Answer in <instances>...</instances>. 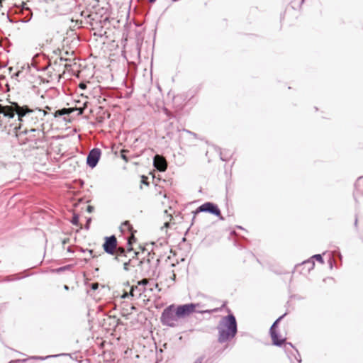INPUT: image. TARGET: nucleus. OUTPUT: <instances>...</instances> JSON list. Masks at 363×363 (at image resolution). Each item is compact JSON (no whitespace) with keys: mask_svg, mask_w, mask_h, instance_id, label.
Segmentation results:
<instances>
[{"mask_svg":"<svg viewBox=\"0 0 363 363\" xmlns=\"http://www.w3.org/2000/svg\"><path fill=\"white\" fill-rule=\"evenodd\" d=\"M0 114L9 119L17 115L21 123L35 125L43 119L47 112L39 108H30L28 106H21L17 102H12L9 106L0 104Z\"/></svg>","mask_w":363,"mask_h":363,"instance_id":"f257e3e1","label":"nucleus"},{"mask_svg":"<svg viewBox=\"0 0 363 363\" xmlns=\"http://www.w3.org/2000/svg\"><path fill=\"white\" fill-rule=\"evenodd\" d=\"M228 315L223 316L219 321L217 330L218 333V342H226L235 337L238 333V323L235 316L228 309Z\"/></svg>","mask_w":363,"mask_h":363,"instance_id":"f03ea898","label":"nucleus"},{"mask_svg":"<svg viewBox=\"0 0 363 363\" xmlns=\"http://www.w3.org/2000/svg\"><path fill=\"white\" fill-rule=\"evenodd\" d=\"M200 303H186V304H182L179 305L177 307H175V309L177 311V316L181 318H184L186 316L189 315L194 312L200 313H212L214 312H218L222 309L225 306V303H224L220 308H216L211 310H201V311H196V308L200 307Z\"/></svg>","mask_w":363,"mask_h":363,"instance_id":"7ed1b4c3","label":"nucleus"},{"mask_svg":"<svg viewBox=\"0 0 363 363\" xmlns=\"http://www.w3.org/2000/svg\"><path fill=\"white\" fill-rule=\"evenodd\" d=\"M174 305H170L165 308L162 313L160 321L163 325L174 328L178 325L179 318L177 315Z\"/></svg>","mask_w":363,"mask_h":363,"instance_id":"20e7f679","label":"nucleus"},{"mask_svg":"<svg viewBox=\"0 0 363 363\" xmlns=\"http://www.w3.org/2000/svg\"><path fill=\"white\" fill-rule=\"evenodd\" d=\"M199 213H208L218 217L221 220H224V218L221 216V212L218 205L213 202H206L199 206L194 211H193L194 216L192 218V222L194 221L196 216Z\"/></svg>","mask_w":363,"mask_h":363,"instance_id":"39448f33","label":"nucleus"},{"mask_svg":"<svg viewBox=\"0 0 363 363\" xmlns=\"http://www.w3.org/2000/svg\"><path fill=\"white\" fill-rule=\"evenodd\" d=\"M155 252H148L147 258L140 260V274L143 277L149 276L152 269V260L154 259Z\"/></svg>","mask_w":363,"mask_h":363,"instance_id":"423d86ee","label":"nucleus"},{"mask_svg":"<svg viewBox=\"0 0 363 363\" xmlns=\"http://www.w3.org/2000/svg\"><path fill=\"white\" fill-rule=\"evenodd\" d=\"M104 242L103 244V248L105 252L108 255H114L116 252V248L117 247V239L115 235H111L104 238Z\"/></svg>","mask_w":363,"mask_h":363,"instance_id":"0eeeda50","label":"nucleus"},{"mask_svg":"<svg viewBox=\"0 0 363 363\" xmlns=\"http://www.w3.org/2000/svg\"><path fill=\"white\" fill-rule=\"evenodd\" d=\"M101 155V151L99 148L91 149L86 157V164L91 168H94L99 161Z\"/></svg>","mask_w":363,"mask_h":363,"instance_id":"6e6552de","label":"nucleus"},{"mask_svg":"<svg viewBox=\"0 0 363 363\" xmlns=\"http://www.w3.org/2000/svg\"><path fill=\"white\" fill-rule=\"evenodd\" d=\"M269 333L274 345L281 346L284 345V347L286 351H288L289 348H293V345L291 342H286L285 338H279L277 331Z\"/></svg>","mask_w":363,"mask_h":363,"instance_id":"1a4fd4ad","label":"nucleus"},{"mask_svg":"<svg viewBox=\"0 0 363 363\" xmlns=\"http://www.w3.org/2000/svg\"><path fill=\"white\" fill-rule=\"evenodd\" d=\"M120 229L122 233L128 231L129 233H131V236L130 238H128V239L127 244H128V245H130V246L132 245L133 242H135V240H136L133 235L134 233L135 232V230H133V228L131 225V224L130 223V222L128 220L123 222L121 224Z\"/></svg>","mask_w":363,"mask_h":363,"instance_id":"9d476101","label":"nucleus"},{"mask_svg":"<svg viewBox=\"0 0 363 363\" xmlns=\"http://www.w3.org/2000/svg\"><path fill=\"white\" fill-rule=\"evenodd\" d=\"M154 167L160 172H164L167 168L166 160L160 155H155L153 160Z\"/></svg>","mask_w":363,"mask_h":363,"instance_id":"9b49d317","label":"nucleus"},{"mask_svg":"<svg viewBox=\"0 0 363 363\" xmlns=\"http://www.w3.org/2000/svg\"><path fill=\"white\" fill-rule=\"evenodd\" d=\"M128 248L127 250H125V249L122 248V247H117L116 248V252H115V255H116V257H114V259L119 262L120 261V257H126V252H131L133 250V248H132V245H128Z\"/></svg>","mask_w":363,"mask_h":363,"instance_id":"f8f14e48","label":"nucleus"},{"mask_svg":"<svg viewBox=\"0 0 363 363\" xmlns=\"http://www.w3.org/2000/svg\"><path fill=\"white\" fill-rule=\"evenodd\" d=\"M138 284L141 286L140 289V296H141L143 293H145L147 291L149 280L147 279H143L142 280L138 281Z\"/></svg>","mask_w":363,"mask_h":363,"instance_id":"ddd939ff","label":"nucleus"},{"mask_svg":"<svg viewBox=\"0 0 363 363\" xmlns=\"http://www.w3.org/2000/svg\"><path fill=\"white\" fill-rule=\"evenodd\" d=\"M293 352H291V354H288V356L291 359V361L292 363H295L294 362V360L291 359V354L294 356V359L296 360V363H301V355L299 354V352H298L297 350L294 349V347H293V348H291Z\"/></svg>","mask_w":363,"mask_h":363,"instance_id":"4468645a","label":"nucleus"},{"mask_svg":"<svg viewBox=\"0 0 363 363\" xmlns=\"http://www.w3.org/2000/svg\"><path fill=\"white\" fill-rule=\"evenodd\" d=\"M28 276V274H25L24 276L23 277H21L20 276V274H13V275H9V276H7L6 277V281H15V280H19L23 277H26Z\"/></svg>","mask_w":363,"mask_h":363,"instance_id":"2eb2a0df","label":"nucleus"},{"mask_svg":"<svg viewBox=\"0 0 363 363\" xmlns=\"http://www.w3.org/2000/svg\"><path fill=\"white\" fill-rule=\"evenodd\" d=\"M62 355H67V354H54V355H48L45 357H41V356H33L31 357V359H40V360H45L50 358L57 357Z\"/></svg>","mask_w":363,"mask_h":363,"instance_id":"dca6fc26","label":"nucleus"},{"mask_svg":"<svg viewBox=\"0 0 363 363\" xmlns=\"http://www.w3.org/2000/svg\"><path fill=\"white\" fill-rule=\"evenodd\" d=\"M69 109L68 108H61V109H59V110H57L55 113H54V116L55 118L57 117H60V116H64V115H67V114H69Z\"/></svg>","mask_w":363,"mask_h":363,"instance_id":"f3484780","label":"nucleus"},{"mask_svg":"<svg viewBox=\"0 0 363 363\" xmlns=\"http://www.w3.org/2000/svg\"><path fill=\"white\" fill-rule=\"evenodd\" d=\"M286 315V313H284V315H281L280 317H279L274 322V323L272 324V325L271 326L270 329H269V332H276L277 331V325H278V323H279V321L284 317V315Z\"/></svg>","mask_w":363,"mask_h":363,"instance_id":"a211bd4d","label":"nucleus"},{"mask_svg":"<svg viewBox=\"0 0 363 363\" xmlns=\"http://www.w3.org/2000/svg\"><path fill=\"white\" fill-rule=\"evenodd\" d=\"M303 264L308 268V272L313 269L315 262L313 259H310L303 262Z\"/></svg>","mask_w":363,"mask_h":363,"instance_id":"6ab92c4d","label":"nucleus"},{"mask_svg":"<svg viewBox=\"0 0 363 363\" xmlns=\"http://www.w3.org/2000/svg\"><path fill=\"white\" fill-rule=\"evenodd\" d=\"M71 223L72 225H76V226H79V216L77 214H74L72 218V220H71Z\"/></svg>","mask_w":363,"mask_h":363,"instance_id":"aec40b11","label":"nucleus"},{"mask_svg":"<svg viewBox=\"0 0 363 363\" xmlns=\"http://www.w3.org/2000/svg\"><path fill=\"white\" fill-rule=\"evenodd\" d=\"M129 260H134V262H133L132 264H130V267H139L140 268V260L138 259V257H133V258L131 259H129Z\"/></svg>","mask_w":363,"mask_h":363,"instance_id":"412c9836","label":"nucleus"},{"mask_svg":"<svg viewBox=\"0 0 363 363\" xmlns=\"http://www.w3.org/2000/svg\"><path fill=\"white\" fill-rule=\"evenodd\" d=\"M311 259H316L318 262L323 264L324 263V260H323V258L322 257V255L320 254H316V255H314L311 258Z\"/></svg>","mask_w":363,"mask_h":363,"instance_id":"4be33fe9","label":"nucleus"},{"mask_svg":"<svg viewBox=\"0 0 363 363\" xmlns=\"http://www.w3.org/2000/svg\"><path fill=\"white\" fill-rule=\"evenodd\" d=\"M140 288H141V286H140L138 284L137 286H133L131 287V289H130V296H134V291H138L140 293Z\"/></svg>","mask_w":363,"mask_h":363,"instance_id":"5701e85b","label":"nucleus"},{"mask_svg":"<svg viewBox=\"0 0 363 363\" xmlns=\"http://www.w3.org/2000/svg\"><path fill=\"white\" fill-rule=\"evenodd\" d=\"M134 260H128V262H124L123 263V269L125 271L130 270V264H132Z\"/></svg>","mask_w":363,"mask_h":363,"instance_id":"b1692460","label":"nucleus"},{"mask_svg":"<svg viewBox=\"0 0 363 363\" xmlns=\"http://www.w3.org/2000/svg\"><path fill=\"white\" fill-rule=\"evenodd\" d=\"M128 152V150H122L121 151V156L122 159H123V160H125V162H128V157H127V156H126V155H125Z\"/></svg>","mask_w":363,"mask_h":363,"instance_id":"393cba45","label":"nucleus"},{"mask_svg":"<svg viewBox=\"0 0 363 363\" xmlns=\"http://www.w3.org/2000/svg\"><path fill=\"white\" fill-rule=\"evenodd\" d=\"M154 287L157 288L158 287V284H151L149 282V285L147 286V291L149 290L150 291H152Z\"/></svg>","mask_w":363,"mask_h":363,"instance_id":"a878e982","label":"nucleus"},{"mask_svg":"<svg viewBox=\"0 0 363 363\" xmlns=\"http://www.w3.org/2000/svg\"><path fill=\"white\" fill-rule=\"evenodd\" d=\"M80 250L83 252H84L85 251H88V252L90 254V255L92 257H95L96 255H93V250H84L83 248H80Z\"/></svg>","mask_w":363,"mask_h":363,"instance_id":"bb28decb","label":"nucleus"},{"mask_svg":"<svg viewBox=\"0 0 363 363\" xmlns=\"http://www.w3.org/2000/svg\"><path fill=\"white\" fill-rule=\"evenodd\" d=\"M163 111H164V113L167 115V116H168L169 118L173 116L172 113L167 108H164Z\"/></svg>","mask_w":363,"mask_h":363,"instance_id":"cd10ccee","label":"nucleus"},{"mask_svg":"<svg viewBox=\"0 0 363 363\" xmlns=\"http://www.w3.org/2000/svg\"><path fill=\"white\" fill-rule=\"evenodd\" d=\"M91 222V218H88L87 220H86V223L85 225V229L86 230H89V226H90Z\"/></svg>","mask_w":363,"mask_h":363,"instance_id":"c85d7f7f","label":"nucleus"},{"mask_svg":"<svg viewBox=\"0 0 363 363\" xmlns=\"http://www.w3.org/2000/svg\"><path fill=\"white\" fill-rule=\"evenodd\" d=\"M21 73H22V72H21V71H20V70H19V71H18V72H15V73H13V74H12V78H13V79H17V78L20 76V74H21Z\"/></svg>","mask_w":363,"mask_h":363,"instance_id":"c756f323","label":"nucleus"},{"mask_svg":"<svg viewBox=\"0 0 363 363\" xmlns=\"http://www.w3.org/2000/svg\"><path fill=\"white\" fill-rule=\"evenodd\" d=\"M94 206H90V205L87 206L86 211L88 213H92L94 211Z\"/></svg>","mask_w":363,"mask_h":363,"instance_id":"7c9ffc66","label":"nucleus"},{"mask_svg":"<svg viewBox=\"0 0 363 363\" xmlns=\"http://www.w3.org/2000/svg\"><path fill=\"white\" fill-rule=\"evenodd\" d=\"M98 285H99V284H98L97 283H93V284H91V289H93V290H96V289H98Z\"/></svg>","mask_w":363,"mask_h":363,"instance_id":"2f4dec72","label":"nucleus"},{"mask_svg":"<svg viewBox=\"0 0 363 363\" xmlns=\"http://www.w3.org/2000/svg\"><path fill=\"white\" fill-rule=\"evenodd\" d=\"M203 357H201L196 359L194 363H203Z\"/></svg>","mask_w":363,"mask_h":363,"instance_id":"473e14b6","label":"nucleus"},{"mask_svg":"<svg viewBox=\"0 0 363 363\" xmlns=\"http://www.w3.org/2000/svg\"><path fill=\"white\" fill-rule=\"evenodd\" d=\"M65 269V267H60L57 269V272H62Z\"/></svg>","mask_w":363,"mask_h":363,"instance_id":"72a5a7b5","label":"nucleus"},{"mask_svg":"<svg viewBox=\"0 0 363 363\" xmlns=\"http://www.w3.org/2000/svg\"><path fill=\"white\" fill-rule=\"evenodd\" d=\"M357 223H358V219H357V216H355V220H354V226L355 227L357 226Z\"/></svg>","mask_w":363,"mask_h":363,"instance_id":"f704fd0d","label":"nucleus"},{"mask_svg":"<svg viewBox=\"0 0 363 363\" xmlns=\"http://www.w3.org/2000/svg\"><path fill=\"white\" fill-rule=\"evenodd\" d=\"M129 296H130V293H129V294H125L122 297H123V298H127V297H128Z\"/></svg>","mask_w":363,"mask_h":363,"instance_id":"c9c22d12","label":"nucleus"},{"mask_svg":"<svg viewBox=\"0 0 363 363\" xmlns=\"http://www.w3.org/2000/svg\"><path fill=\"white\" fill-rule=\"evenodd\" d=\"M79 87H80L81 89H84V88L86 87V85H85V84H80Z\"/></svg>","mask_w":363,"mask_h":363,"instance_id":"e433bc0d","label":"nucleus"},{"mask_svg":"<svg viewBox=\"0 0 363 363\" xmlns=\"http://www.w3.org/2000/svg\"><path fill=\"white\" fill-rule=\"evenodd\" d=\"M185 130V131H186L187 133H190V134H192V135H196V134H195V133H192V132H191V131H189V130Z\"/></svg>","mask_w":363,"mask_h":363,"instance_id":"4c0bfd02","label":"nucleus"},{"mask_svg":"<svg viewBox=\"0 0 363 363\" xmlns=\"http://www.w3.org/2000/svg\"><path fill=\"white\" fill-rule=\"evenodd\" d=\"M64 289L65 290H69V286L67 285H64Z\"/></svg>","mask_w":363,"mask_h":363,"instance_id":"58836bf2","label":"nucleus"},{"mask_svg":"<svg viewBox=\"0 0 363 363\" xmlns=\"http://www.w3.org/2000/svg\"><path fill=\"white\" fill-rule=\"evenodd\" d=\"M160 262V259L159 258H157L156 259V265H157Z\"/></svg>","mask_w":363,"mask_h":363,"instance_id":"ea45409f","label":"nucleus"},{"mask_svg":"<svg viewBox=\"0 0 363 363\" xmlns=\"http://www.w3.org/2000/svg\"><path fill=\"white\" fill-rule=\"evenodd\" d=\"M157 0H148V1L151 4L155 2Z\"/></svg>","mask_w":363,"mask_h":363,"instance_id":"a19ab883","label":"nucleus"},{"mask_svg":"<svg viewBox=\"0 0 363 363\" xmlns=\"http://www.w3.org/2000/svg\"><path fill=\"white\" fill-rule=\"evenodd\" d=\"M175 277H176L175 274H174V273H173V274H172V279H175Z\"/></svg>","mask_w":363,"mask_h":363,"instance_id":"79ce46f5","label":"nucleus"},{"mask_svg":"<svg viewBox=\"0 0 363 363\" xmlns=\"http://www.w3.org/2000/svg\"><path fill=\"white\" fill-rule=\"evenodd\" d=\"M220 159H221L222 160H225V159L222 156V154H220Z\"/></svg>","mask_w":363,"mask_h":363,"instance_id":"37998d69","label":"nucleus"},{"mask_svg":"<svg viewBox=\"0 0 363 363\" xmlns=\"http://www.w3.org/2000/svg\"><path fill=\"white\" fill-rule=\"evenodd\" d=\"M29 131L34 132V131H35V128H31Z\"/></svg>","mask_w":363,"mask_h":363,"instance_id":"c03bdc74","label":"nucleus"},{"mask_svg":"<svg viewBox=\"0 0 363 363\" xmlns=\"http://www.w3.org/2000/svg\"><path fill=\"white\" fill-rule=\"evenodd\" d=\"M8 17V19L10 22H13V21L10 18L9 16H7Z\"/></svg>","mask_w":363,"mask_h":363,"instance_id":"a18cd8bd","label":"nucleus"},{"mask_svg":"<svg viewBox=\"0 0 363 363\" xmlns=\"http://www.w3.org/2000/svg\"><path fill=\"white\" fill-rule=\"evenodd\" d=\"M138 255H139V252H135V257H137Z\"/></svg>","mask_w":363,"mask_h":363,"instance_id":"49530a36","label":"nucleus"},{"mask_svg":"<svg viewBox=\"0 0 363 363\" xmlns=\"http://www.w3.org/2000/svg\"><path fill=\"white\" fill-rule=\"evenodd\" d=\"M60 60H66L62 57H60Z\"/></svg>","mask_w":363,"mask_h":363,"instance_id":"de8ad7c7","label":"nucleus"},{"mask_svg":"<svg viewBox=\"0 0 363 363\" xmlns=\"http://www.w3.org/2000/svg\"><path fill=\"white\" fill-rule=\"evenodd\" d=\"M12 69H13V68H12V67H10V68H9V71H10V72H11V71H12Z\"/></svg>","mask_w":363,"mask_h":363,"instance_id":"09e8293b","label":"nucleus"},{"mask_svg":"<svg viewBox=\"0 0 363 363\" xmlns=\"http://www.w3.org/2000/svg\"><path fill=\"white\" fill-rule=\"evenodd\" d=\"M339 257L341 259L342 258V255L341 254H339Z\"/></svg>","mask_w":363,"mask_h":363,"instance_id":"8fccbe9b","label":"nucleus"},{"mask_svg":"<svg viewBox=\"0 0 363 363\" xmlns=\"http://www.w3.org/2000/svg\"><path fill=\"white\" fill-rule=\"evenodd\" d=\"M23 132H24L25 133H27L28 130H25Z\"/></svg>","mask_w":363,"mask_h":363,"instance_id":"3c124183","label":"nucleus"},{"mask_svg":"<svg viewBox=\"0 0 363 363\" xmlns=\"http://www.w3.org/2000/svg\"><path fill=\"white\" fill-rule=\"evenodd\" d=\"M9 363H16V362H10Z\"/></svg>","mask_w":363,"mask_h":363,"instance_id":"603ef678","label":"nucleus"},{"mask_svg":"<svg viewBox=\"0 0 363 363\" xmlns=\"http://www.w3.org/2000/svg\"><path fill=\"white\" fill-rule=\"evenodd\" d=\"M304 0H302V2Z\"/></svg>","mask_w":363,"mask_h":363,"instance_id":"864d4df0","label":"nucleus"}]
</instances>
